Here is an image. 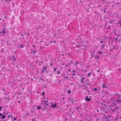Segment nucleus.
<instances>
[{
  "label": "nucleus",
  "mask_w": 121,
  "mask_h": 121,
  "mask_svg": "<svg viewBox=\"0 0 121 121\" xmlns=\"http://www.w3.org/2000/svg\"><path fill=\"white\" fill-rule=\"evenodd\" d=\"M10 117H11V118H12V119L13 120V116H11Z\"/></svg>",
  "instance_id": "59"
},
{
  "label": "nucleus",
  "mask_w": 121,
  "mask_h": 121,
  "mask_svg": "<svg viewBox=\"0 0 121 121\" xmlns=\"http://www.w3.org/2000/svg\"><path fill=\"white\" fill-rule=\"evenodd\" d=\"M117 36H121V34H117Z\"/></svg>",
  "instance_id": "51"
},
{
  "label": "nucleus",
  "mask_w": 121,
  "mask_h": 121,
  "mask_svg": "<svg viewBox=\"0 0 121 121\" xmlns=\"http://www.w3.org/2000/svg\"><path fill=\"white\" fill-rule=\"evenodd\" d=\"M20 48H22L24 47L23 46L22 44H20L19 45Z\"/></svg>",
  "instance_id": "20"
},
{
  "label": "nucleus",
  "mask_w": 121,
  "mask_h": 121,
  "mask_svg": "<svg viewBox=\"0 0 121 121\" xmlns=\"http://www.w3.org/2000/svg\"><path fill=\"white\" fill-rule=\"evenodd\" d=\"M27 34L26 33H26H25L24 34V35H25L26 36V34Z\"/></svg>",
  "instance_id": "63"
},
{
  "label": "nucleus",
  "mask_w": 121,
  "mask_h": 121,
  "mask_svg": "<svg viewBox=\"0 0 121 121\" xmlns=\"http://www.w3.org/2000/svg\"><path fill=\"white\" fill-rule=\"evenodd\" d=\"M121 102V98L120 99V98H118L117 100H116L115 101V103H114V104L115 105H116V103H117V102L120 103Z\"/></svg>",
  "instance_id": "1"
},
{
  "label": "nucleus",
  "mask_w": 121,
  "mask_h": 121,
  "mask_svg": "<svg viewBox=\"0 0 121 121\" xmlns=\"http://www.w3.org/2000/svg\"><path fill=\"white\" fill-rule=\"evenodd\" d=\"M94 58L96 60H99V57L98 56H95Z\"/></svg>",
  "instance_id": "16"
},
{
  "label": "nucleus",
  "mask_w": 121,
  "mask_h": 121,
  "mask_svg": "<svg viewBox=\"0 0 121 121\" xmlns=\"http://www.w3.org/2000/svg\"><path fill=\"white\" fill-rule=\"evenodd\" d=\"M103 116L105 118V119L107 118V116L105 114H104Z\"/></svg>",
  "instance_id": "35"
},
{
  "label": "nucleus",
  "mask_w": 121,
  "mask_h": 121,
  "mask_svg": "<svg viewBox=\"0 0 121 121\" xmlns=\"http://www.w3.org/2000/svg\"><path fill=\"white\" fill-rule=\"evenodd\" d=\"M117 31V30L116 29L115 30H114V35H117V34L116 31Z\"/></svg>",
  "instance_id": "19"
},
{
  "label": "nucleus",
  "mask_w": 121,
  "mask_h": 121,
  "mask_svg": "<svg viewBox=\"0 0 121 121\" xmlns=\"http://www.w3.org/2000/svg\"><path fill=\"white\" fill-rule=\"evenodd\" d=\"M51 107L53 108H57V107L56 106V104L55 103L54 104H52L51 106Z\"/></svg>",
  "instance_id": "7"
},
{
  "label": "nucleus",
  "mask_w": 121,
  "mask_h": 121,
  "mask_svg": "<svg viewBox=\"0 0 121 121\" xmlns=\"http://www.w3.org/2000/svg\"><path fill=\"white\" fill-rule=\"evenodd\" d=\"M29 32H28L26 34L28 36V37L27 38H26V39H28V37H29Z\"/></svg>",
  "instance_id": "33"
},
{
  "label": "nucleus",
  "mask_w": 121,
  "mask_h": 121,
  "mask_svg": "<svg viewBox=\"0 0 121 121\" xmlns=\"http://www.w3.org/2000/svg\"><path fill=\"white\" fill-rule=\"evenodd\" d=\"M78 85H79V86H78L79 87H82V86L81 85H80L79 83H78Z\"/></svg>",
  "instance_id": "45"
},
{
  "label": "nucleus",
  "mask_w": 121,
  "mask_h": 121,
  "mask_svg": "<svg viewBox=\"0 0 121 121\" xmlns=\"http://www.w3.org/2000/svg\"><path fill=\"white\" fill-rule=\"evenodd\" d=\"M111 116L110 115L108 114L107 116V118H106V120L108 121H109L110 120V118Z\"/></svg>",
  "instance_id": "2"
},
{
  "label": "nucleus",
  "mask_w": 121,
  "mask_h": 121,
  "mask_svg": "<svg viewBox=\"0 0 121 121\" xmlns=\"http://www.w3.org/2000/svg\"><path fill=\"white\" fill-rule=\"evenodd\" d=\"M4 112L3 113L5 114L6 115H7L8 112H7V111H5V110H4Z\"/></svg>",
  "instance_id": "27"
},
{
  "label": "nucleus",
  "mask_w": 121,
  "mask_h": 121,
  "mask_svg": "<svg viewBox=\"0 0 121 121\" xmlns=\"http://www.w3.org/2000/svg\"><path fill=\"white\" fill-rule=\"evenodd\" d=\"M105 46V45H102V47H101L102 49H104V48Z\"/></svg>",
  "instance_id": "30"
},
{
  "label": "nucleus",
  "mask_w": 121,
  "mask_h": 121,
  "mask_svg": "<svg viewBox=\"0 0 121 121\" xmlns=\"http://www.w3.org/2000/svg\"><path fill=\"white\" fill-rule=\"evenodd\" d=\"M22 67V66L21 65L18 64L16 67L20 69V68H21Z\"/></svg>",
  "instance_id": "12"
},
{
  "label": "nucleus",
  "mask_w": 121,
  "mask_h": 121,
  "mask_svg": "<svg viewBox=\"0 0 121 121\" xmlns=\"http://www.w3.org/2000/svg\"><path fill=\"white\" fill-rule=\"evenodd\" d=\"M102 87L103 88H106L107 87L106 86H105V85L104 84H103L102 85Z\"/></svg>",
  "instance_id": "31"
},
{
  "label": "nucleus",
  "mask_w": 121,
  "mask_h": 121,
  "mask_svg": "<svg viewBox=\"0 0 121 121\" xmlns=\"http://www.w3.org/2000/svg\"><path fill=\"white\" fill-rule=\"evenodd\" d=\"M43 102L44 103V104L45 105H46L47 106H49V105L48 104V103L46 102H44L43 101Z\"/></svg>",
  "instance_id": "15"
},
{
  "label": "nucleus",
  "mask_w": 121,
  "mask_h": 121,
  "mask_svg": "<svg viewBox=\"0 0 121 121\" xmlns=\"http://www.w3.org/2000/svg\"><path fill=\"white\" fill-rule=\"evenodd\" d=\"M91 72L89 73H88V76H90L91 74Z\"/></svg>",
  "instance_id": "37"
},
{
  "label": "nucleus",
  "mask_w": 121,
  "mask_h": 121,
  "mask_svg": "<svg viewBox=\"0 0 121 121\" xmlns=\"http://www.w3.org/2000/svg\"><path fill=\"white\" fill-rule=\"evenodd\" d=\"M85 79V78L83 77H82L80 79V82L81 83H82L83 81V80Z\"/></svg>",
  "instance_id": "10"
},
{
  "label": "nucleus",
  "mask_w": 121,
  "mask_h": 121,
  "mask_svg": "<svg viewBox=\"0 0 121 121\" xmlns=\"http://www.w3.org/2000/svg\"><path fill=\"white\" fill-rule=\"evenodd\" d=\"M79 45H76V47L77 48H79Z\"/></svg>",
  "instance_id": "55"
},
{
  "label": "nucleus",
  "mask_w": 121,
  "mask_h": 121,
  "mask_svg": "<svg viewBox=\"0 0 121 121\" xmlns=\"http://www.w3.org/2000/svg\"><path fill=\"white\" fill-rule=\"evenodd\" d=\"M48 100H49V99L48 98H47L46 100H43V101L44 102H46L48 103L49 102Z\"/></svg>",
  "instance_id": "23"
},
{
  "label": "nucleus",
  "mask_w": 121,
  "mask_h": 121,
  "mask_svg": "<svg viewBox=\"0 0 121 121\" xmlns=\"http://www.w3.org/2000/svg\"><path fill=\"white\" fill-rule=\"evenodd\" d=\"M112 21L111 20L109 22V23L110 24H111L112 22Z\"/></svg>",
  "instance_id": "52"
},
{
  "label": "nucleus",
  "mask_w": 121,
  "mask_h": 121,
  "mask_svg": "<svg viewBox=\"0 0 121 121\" xmlns=\"http://www.w3.org/2000/svg\"><path fill=\"white\" fill-rule=\"evenodd\" d=\"M26 114L27 116H28L29 115V114L28 113L26 112Z\"/></svg>",
  "instance_id": "56"
},
{
  "label": "nucleus",
  "mask_w": 121,
  "mask_h": 121,
  "mask_svg": "<svg viewBox=\"0 0 121 121\" xmlns=\"http://www.w3.org/2000/svg\"><path fill=\"white\" fill-rule=\"evenodd\" d=\"M119 119H121V116L119 117V116H117V117L115 119L116 121H118V120Z\"/></svg>",
  "instance_id": "13"
},
{
  "label": "nucleus",
  "mask_w": 121,
  "mask_h": 121,
  "mask_svg": "<svg viewBox=\"0 0 121 121\" xmlns=\"http://www.w3.org/2000/svg\"><path fill=\"white\" fill-rule=\"evenodd\" d=\"M11 43H8L7 45H9V46H11Z\"/></svg>",
  "instance_id": "47"
},
{
  "label": "nucleus",
  "mask_w": 121,
  "mask_h": 121,
  "mask_svg": "<svg viewBox=\"0 0 121 121\" xmlns=\"http://www.w3.org/2000/svg\"><path fill=\"white\" fill-rule=\"evenodd\" d=\"M40 80H42V82H44V80L43 78H42L40 79Z\"/></svg>",
  "instance_id": "36"
},
{
  "label": "nucleus",
  "mask_w": 121,
  "mask_h": 121,
  "mask_svg": "<svg viewBox=\"0 0 121 121\" xmlns=\"http://www.w3.org/2000/svg\"><path fill=\"white\" fill-rule=\"evenodd\" d=\"M101 103L102 105L103 106H104L105 107L106 106V104H104L102 102H101Z\"/></svg>",
  "instance_id": "28"
},
{
  "label": "nucleus",
  "mask_w": 121,
  "mask_h": 121,
  "mask_svg": "<svg viewBox=\"0 0 121 121\" xmlns=\"http://www.w3.org/2000/svg\"><path fill=\"white\" fill-rule=\"evenodd\" d=\"M79 64V63L78 62H77L76 63H75V65H76L77 64Z\"/></svg>",
  "instance_id": "54"
},
{
  "label": "nucleus",
  "mask_w": 121,
  "mask_h": 121,
  "mask_svg": "<svg viewBox=\"0 0 121 121\" xmlns=\"http://www.w3.org/2000/svg\"><path fill=\"white\" fill-rule=\"evenodd\" d=\"M115 94L116 95H117L118 96L120 95L119 94H118V93H116Z\"/></svg>",
  "instance_id": "42"
},
{
  "label": "nucleus",
  "mask_w": 121,
  "mask_h": 121,
  "mask_svg": "<svg viewBox=\"0 0 121 121\" xmlns=\"http://www.w3.org/2000/svg\"><path fill=\"white\" fill-rule=\"evenodd\" d=\"M118 24L120 23V27H121V20L120 21H119L118 22Z\"/></svg>",
  "instance_id": "29"
},
{
  "label": "nucleus",
  "mask_w": 121,
  "mask_h": 121,
  "mask_svg": "<svg viewBox=\"0 0 121 121\" xmlns=\"http://www.w3.org/2000/svg\"><path fill=\"white\" fill-rule=\"evenodd\" d=\"M42 49V47H41L40 48V49Z\"/></svg>",
  "instance_id": "60"
},
{
  "label": "nucleus",
  "mask_w": 121,
  "mask_h": 121,
  "mask_svg": "<svg viewBox=\"0 0 121 121\" xmlns=\"http://www.w3.org/2000/svg\"><path fill=\"white\" fill-rule=\"evenodd\" d=\"M97 90H98V89L97 87H96L95 88L93 89V90H94V91L95 92L96 91H97Z\"/></svg>",
  "instance_id": "25"
},
{
  "label": "nucleus",
  "mask_w": 121,
  "mask_h": 121,
  "mask_svg": "<svg viewBox=\"0 0 121 121\" xmlns=\"http://www.w3.org/2000/svg\"><path fill=\"white\" fill-rule=\"evenodd\" d=\"M82 47L81 45H79V48H80L81 49H82Z\"/></svg>",
  "instance_id": "26"
},
{
  "label": "nucleus",
  "mask_w": 121,
  "mask_h": 121,
  "mask_svg": "<svg viewBox=\"0 0 121 121\" xmlns=\"http://www.w3.org/2000/svg\"><path fill=\"white\" fill-rule=\"evenodd\" d=\"M50 76L51 77V78H52V74H51L50 75ZM51 79L50 81H51Z\"/></svg>",
  "instance_id": "43"
},
{
  "label": "nucleus",
  "mask_w": 121,
  "mask_h": 121,
  "mask_svg": "<svg viewBox=\"0 0 121 121\" xmlns=\"http://www.w3.org/2000/svg\"><path fill=\"white\" fill-rule=\"evenodd\" d=\"M41 109L43 111H45L46 110L45 109V108L44 107V106L43 107V108H42Z\"/></svg>",
  "instance_id": "24"
},
{
  "label": "nucleus",
  "mask_w": 121,
  "mask_h": 121,
  "mask_svg": "<svg viewBox=\"0 0 121 121\" xmlns=\"http://www.w3.org/2000/svg\"><path fill=\"white\" fill-rule=\"evenodd\" d=\"M88 88V87L87 86H85V87L84 89L86 90L88 93L89 92V91L88 90V89H87Z\"/></svg>",
  "instance_id": "11"
},
{
  "label": "nucleus",
  "mask_w": 121,
  "mask_h": 121,
  "mask_svg": "<svg viewBox=\"0 0 121 121\" xmlns=\"http://www.w3.org/2000/svg\"><path fill=\"white\" fill-rule=\"evenodd\" d=\"M42 107L41 105L38 106H37V107L36 108L37 109H40Z\"/></svg>",
  "instance_id": "18"
},
{
  "label": "nucleus",
  "mask_w": 121,
  "mask_h": 121,
  "mask_svg": "<svg viewBox=\"0 0 121 121\" xmlns=\"http://www.w3.org/2000/svg\"><path fill=\"white\" fill-rule=\"evenodd\" d=\"M16 59L15 58H14L12 60L13 61L14 60L15 61H16Z\"/></svg>",
  "instance_id": "41"
},
{
  "label": "nucleus",
  "mask_w": 121,
  "mask_h": 121,
  "mask_svg": "<svg viewBox=\"0 0 121 121\" xmlns=\"http://www.w3.org/2000/svg\"><path fill=\"white\" fill-rule=\"evenodd\" d=\"M17 117H16V118H13V121H15L17 119Z\"/></svg>",
  "instance_id": "38"
},
{
  "label": "nucleus",
  "mask_w": 121,
  "mask_h": 121,
  "mask_svg": "<svg viewBox=\"0 0 121 121\" xmlns=\"http://www.w3.org/2000/svg\"><path fill=\"white\" fill-rule=\"evenodd\" d=\"M80 108V107H76V109L77 110H78V109Z\"/></svg>",
  "instance_id": "49"
},
{
  "label": "nucleus",
  "mask_w": 121,
  "mask_h": 121,
  "mask_svg": "<svg viewBox=\"0 0 121 121\" xmlns=\"http://www.w3.org/2000/svg\"><path fill=\"white\" fill-rule=\"evenodd\" d=\"M103 42L102 41H101L100 42V43H103Z\"/></svg>",
  "instance_id": "64"
},
{
  "label": "nucleus",
  "mask_w": 121,
  "mask_h": 121,
  "mask_svg": "<svg viewBox=\"0 0 121 121\" xmlns=\"http://www.w3.org/2000/svg\"><path fill=\"white\" fill-rule=\"evenodd\" d=\"M115 111H116L114 109L112 110V112H115Z\"/></svg>",
  "instance_id": "48"
},
{
  "label": "nucleus",
  "mask_w": 121,
  "mask_h": 121,
  "mask_svg": "<svg viewBox=\"0 0 121 121\" xmlns=\"http://www.w3.org/2000/svg\"><path fill=\"white\" fill-rule=\"evenodd\" d=\"M60 71H59L58 70L57 71H56V74H60Z\"/></svg>",
  "instance_id": "22"
},
{
  "label": "nucleus",
  "mask_w": 121,
  "mask_h": 121,
  "mask_svg": "<svg viewBox=\"0 0 121 121\" xmlns=\"http://www.w3.org/2000/svg\"><path fill=\"white\" fill-rule=\"evenodd\" d=\"M68 93L69 94H70L71 93V91L70 90H69L68 91Z\"/></svg>",
  "instance_id": "32"
},
{
  "label": "nucleus",
  "mask_w": 121,
  "mask_h": 121,
  "mask_svg": "<svg viewBox=\"0 0 121 121\" xmlns=\"http://www.w3.org/2000/svg\"><path fill=\"white\" fill-rule=\"evenodd\" d=\"M119 98H120V99H121V95H120L119 96H118Z\"/></svg>",
  "instance_id": "57"
},
{
  "label": "nucleus",
  "mask_w": 121,
  "mask_h": 121,
  "mask_svg": "<svg viewBox=\"0 0 121 121\" xmlns=\"http://www.w3.org/2000/svg\"><path fill=\"white\" fill-rule=\"evenodd\" d=\"M49 43H52L53 42V41L50 40L49 41Z\"/></svg>",
  "instance_id": "39"
},
{
  "label": "nucleus",
  "mask_w": 121,
  "mask_h": 121,
  "mask_svg": "<svg viewBox=\"0 0 121 121\" xmlns=\"http://www.w3.org/2000/svg\"><path fill=\"white\" fill-rule=\"evenodd\" d=\"M45 93V92H43L41 95H43V94H44Z\"/></svg>",
  "instance_id": "53"
},
{
  "label": "nucleus",
  "mask_w": 121,
  "mask_h": 121,
  "mask_svg": "<svg viewBox=\"0 0 121 121\" xmlns=\"http://www.w3.org/2000/svg\"><path fill=\"white\" fill-rule=\"evenodd\" d=\"M85 100L87 102H89L91 101V99L90 98H89L88 96H86V97L85 99Z\"/></svg>",
  "instance_id": "3"
},
{
  "label": "nucleus",
  "mask_w": 121,
  "mask_h": 121,
  "mask_svg": "<svg viewBox=\"0 0 121 121\" xmlns=\"http://www.w3.org/2000/svg\"><path fill=\"white\" fill-rule=\"evenodd\" d=\"M115 47H116V46H113V49H118V48H116Z\"/></svg>",
  "instance_id": "34"
},
{
  "label": "nucleus",
  "mask_w": 121,
  "mask_h": 121,
  "mask_svg": "<svg viewBox=\"0 0 121 121\" xmlns=\"http://www.w3.org/2000/svg\"><path fill=\"white\" fill-rule=\"evenodd\" d=\"M95 52H93L92 53H91V58H92L93 57H95Z\"/></svg>",
  "instance_id": "6"
},
{
  "label": "nucleus",
  "mask_w": 121,
  "mask_h": 121,
  "mask_svg": "<svg viewBox=\"0 0 121 121\" xmlns=\"http://www.w3.org/2000/svg\"><path fill=\"white\" fill-rule=\"evenodd\" d=\"M107 28L108 29H110V30H111V29H110V27H108Z\"/></svg>",
  "instance_id": "62"
},
{
  "label": "nucleus",
  "mask_w": 121,
  "mask_h": 121,
  "mask_svg": "<svg viewBox=\"0 0 121 121\" xmlns=\"http://www.w3.org/2000/svg\"><path fill=\"white\" fill-rule=\"evenodd\" d=\"M42 67H43V69H42V71L41 72V73H44L45 72V70H46L47 69V67H44V65H43Z\"/></svg>",
  "instance_id": "4"
},
{
  "label": "nucleus",
  "mask_w": 121,
  "mask_h": 121,
  "mask_svg": "<svg viewBox=\"0 0 121 121\" xmlns=\"http://www.w3.org/2000/svg\"><path fill=\"white\" fill-rule=\"evenodd\" d=\"M31 51L32 52H33V54H35L37 52V51L35 50L34 49H31Z\"/></svg>",
  "instance_id": "9"
},
{
  "label": "nucleus",
  "mask_w": 121,
  "mask_h": 121,
  "mask_svg": "<svg viewBox=\"0 0 121 121\" xmlns=\"http://www.w3.org/2000/svg\"><path fill=\"white\" fill-rule=\"evenodd\" d=\"M7 99H8V100L9 101V98H7Z\"/></svg>",
  "instance_id": "58"
},
{
  "label": "nucleus",
  "mask_w": 121,
  "mask_h": 121,
  "mask_svg": "<svg viewBox=\"0 0 121 121\" xmlns=\"http://www.w3.org/2000/svg\"><path fill=\"white\" fill-rule=\"evenodd\" d=\"M110 99L112 101V102H115V101L113 100V98H111Z\"/></svg>",
  "instance_id": "40"
},
{
  "label": "nucleus",
  "mask_w": 121,
  "mask_h": 121,
  "mask_svg": "<svg viewBox=\"0 0 121 121\" xmlns=\"http://www.w3.org/2000/svg\"><path fill=\"white\" fill-rule=\"evenodd\" d=\"M36 117H34V118L31 119V121H36Z\"/></svg>",
  "instance_id": "17"
},
{
  "label": "nucleus",
  "mask_w": 121,
  "mask_h": 121,
  "mask_svg": "<svg viewBox=\"0 0 121 121\" xmlns=\"http://www.w3.org/2000/svg\"><path fill=\"white\" fill-rule=\"evenodd\" d=\"M86 48V47H84V48H82V49H84L85 50Z\"/></svg>",
  "instance_id": "50"
},
{
  "label": "nucleus",
  "mask_w": 121,
  "mask_h": 121,
  "mask_svg": "<svg viewBox=\"0 0 121 121\" xmlns=\"http://www.w3.org/2000/svg\"><path fill=\"white\" fill-rule=\"evenodd\" d=\"M57 68V67H56V68H53V70L56 73V69Z\"/></svg>",
  "instance_id": "21"
},
{
  "label": "nucleus",
  "mask_w": 121,
  "mask_h": 121,
  "mask_svg": "<svg viewBox=\"0 0 121 121\" xmlns=\"http://www.w3.org/2000/svg\"><path fill=\"white\" fill-rule=\"evenodd\" d=\"M98 52L100 54H102V52L99 51H98Z\"/></svg>",
  "instance_id": "44"
},
{
  "label": "nucleus",
  "mask_w": 121,
  "mask_h": 121,
  "mask_svg": "<svg viewBox=\"0 0 121 121\" xmlns=\"http://www.w3.org/2000/svg\"><path fill=\"white\" fill-rule=\"evenodd\" d=\"M2 116V113H0V116Z\"/></svg>",
  "instance_id": "61"
},
{
  "label": "nucleus",
  "mask_w": 121,
  "mask_h": 121,
  "mask_svg": "<svg viewBox=\"0 0 121 121\" xmlns=\"http://www.w3.org/2000/svg\"><path fill=\"white\" fill-rule=\"evenodd\" d=\"M2 32L3 34V35H4V34H6L7 33V30H6L5 29L3 30L2 31Z\"/></svg>",
  "instance_id": "8"
},
{
  "label": "nucleus",
  "mask_w": 121,
  "mask_h": 121,
  "mask_svg": "<svg viewBox=\"0 0 121 121\" xmlns=\"http://www.w3.org/2000/svg\"><path fill=\"white\" fill-rule=\"evenodd\" d=\"M5 115H3L1 116L0 117L2 119H3L5 118Z\"/></svg>",
  "instance_id": "14"
},
{
  "label": "nucleus",
  "mask_w": 121,
  "mask_h": 121,
  "mask_svg": "<svg viewBox=\"0 0 121 121\" xmlns=\"http://www.w3.org/2000/svg\"><path fill=\"white\" fill-rule=\"evenodd\" d=\"M32 46L34 48H36V47L35 46V45H32Z\"/></svg>",
  "instance_id": "46"
},
{
  "label": "nucleus",
  "mask_w": 121,
  "mask_h": 121,
  "mask_svg": "<svg viewBox=\"0 0 121 121\" xmlns=\"http://www.w3.org/2000/svg\"><path fill=\"white\" fill-rule=\"evenodd\" d=\"M119 106H118V107H116V108L114 109L116 111H117V112H116V113H118L119 112Z\"/></svg>",
  "instance_id": "5"
}]
</instances>
